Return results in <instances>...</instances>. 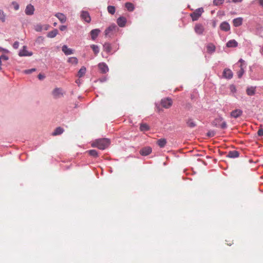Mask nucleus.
I'll return each mask as SVG.
<instances>
[{
  "mask_svg": "<svg viewBox=\"0 0 263 263\" xmlns=\"http://www.w3.org/2000/svg\"><path fill=\"white\" fill-rule=\"evenodd\" d=\"M110 144V140L107 138L98 139L93 141L91 145L92 147H97L100 149H105Z\"/></svg>",
  "mask_w": 263,
  "mask_h": 263,
  "instance_id": "nucleus-1",
  "label": "nucleus"
},
{
  "mask_svg": "<svg viewBox=\"0 0 263 263\" xmlns=\"http://www.w3.org/2000/svg\"><path fill=\"white\" fill-rule=\"evenodd\" d=\"M203 12V8H200L196 9L193 13H191L190 16L192 17L193 21H195L198 20V18L200 17Z\"/></svg>",
  "mask_w": 263,
  "mask_h": 263,
  "instance_id": "nucleus-2",
  "label": "nucleus"
},
{
  "mask_svg": "<svg viewBox=\"0 0 263 263\" xmlns=\"http://www.w3.org/2000/svg\"><path fill=\"white\" fill-rule=\"evenodd\" d=\"M161 104L163 107L165 108H169L173 104V101L169 98H164L161 100Z\"/></svg>",
  "mask_w": 263,
  "mask_h": 263,
  "instance_id": "nucleus-3",
  "label": "nucleus"
},
{
  "mask_svg": "<svg viewBox=\"0 0 263 263\" xmlns=\"http://www.w3.org/2000/svg\"><path fill=\"white\" fill-rule=\"evenodd\" d=\"M194 30L197 34L201 35L204 31V27L201 24H197L195 26Z\"/></svg>",
  "mask_w": 263,
  "mask_h": 263,
  "instance_id": "nucleus-4",
  "label": "nucleus"
},
{
  "mask_svg": "<svg viewBox=\"0 0 263 263\" xmlns=\"http://www.w3.org/2000/svg\"><path fill=\"white\" fill-rule=\"evenodd\" d=\"M52 94L54 98H59L63 95V90L60 88H55L53 90Z\"/></svg>",
  "mask_w": 263,
  "mask_h": 263,
  "instance_id": "nucleus-5",
  "label": "nucleus"
},
{
  "mask_svg": "<svg viewBox=\"0 0 263 263\" xmlns=\"http://www.w3.org/2000/svg\"><path fill=\"white\" fill-rule=\"evenodd\" d=\"M98 67L101 72L106 73L109 70V68L106 63L102 62L98 64Z\"/></svg>",
  "mask_w": 263,
  "mask_h": 263,
  "instance_id": "nucleus-6",
  "label": "nucleus"
},
{
  "mask_svg": "<svg viewBox=\"0 0 263 263\" xmlns=\"http://www.w3.org/2000/svg\"><path fill=\"white\" fill-rule=\"evenodd\" d=\"M116 27V25H111L108 27L105 31V35L106 36H110L112 34L114 31H115Z\"/></svg>",
  "mask_w": 263,
  "mask_h": 263,
  "instance_id": "nucleus-7",
  "label": "nucleus"
},
{
  "mask_svg": "<svg viewBox=\"0 0 263 263\" xmlns=\"http://www.w3.org/2000/svg\"><path fill=\"white\" fill-rule=\"evenodd\" d=\"M81 17L82 19L87 23H89L91 21V18L89 13L87 11H83L81 12Z\"/></svg>",
  "mask_w": 263,
  "mask_h": 263,
  "instance_id": "nucleus-8",
  "label": "nucleus"
},
{
  "mask_svg": "<svg viewBox=\"0 0 263 263\" xmlns=\"http://www.w3.org/2000/svg\"><path fill=\"white\" fill-rule=\"evenodd\" d=\"M152 149L150 147H145L140 151V154L142 156H147L152 153Z\"/></svg>",
  "mask_w": 263,
  "mask_h": 263,
  "instance_id": "nucleus-9",
  "label": "nucleus"
},
{
  "mask_svg": "<svg viewBox=\"0 0 263 263\" xmlns=\"http://www.w3.org/2000/svg\"><path fill=\"white\" fill-rule=\"evenodd\" d=\"M34 11V6L31 4L28 5L25 9V13L28 15H33Z\"/></svg>",
  "mask_w": 263,
  "mask_h": 263,
  "instance_id": "nucleus-10",
  "label": "nucleus"
},
{
  "mask_svg": "<svg viewBox=\"0 0 263 263\" xmlns=\"http://www.w3.org/2000/svg\"><path fill=\"white\" fill-rule=\"evenodd\" d=\"M18 55L20 57L31 56L32 55V52L28 51L26 50V46H24L23 48L20 50Z\"/></svg>",
  "mask_w": 263,
  "mask_h": 263,
  "instance_id": "nucleus-11",
  "label": "nucleus"
},
{
  "mask_svg": "<svg viewBox=\"0 0 263 263\" xmlns=\"http://www.w3.org/2000/svg\"><path fill=\"white\" fill-rule=\"evenodd\" d=\"M242 114V111L241 110L239 109H236L231 111L230 115L231 117L237 118L241 116Z\"/></svg>",
  "mask_w": 263,
  "mask_h": 263,
  "instance_id": "nucleus-12",
  "label": "nucleus"
},
{
  "mask_svg": "<svg viewBox=\"0 0 263 263\" xmlns=\"http://www.w3.org/2000/svg\"><path fill=\"white\" fill-rule=\"evenodd\" d=\"M126 21V18L125 17L121 16L117 19V23L120 27H123L125 26Z\"/></svg>",
  "mask_w": 263,
  "mask_h": 263,
  "instance_id": "nucleus-13",
  "label": "nucleus"
},
{
  "mask_svg": "<svg viewBox=\"0 0 263 263\" xmlns=\"http://www.w3.org/2000/svg\"><path fill=\"white\" fill-rule=\"evenodd\" d=\"M220 28L221 30L224 31H228L230 29V26L229 24L227 22H223L221 23L220 25Z\"/></svg>",
  "mask_w": 263,
  "mask_h": 263,
  "instance_id": "nucleus-14",
  "label": "nucleus"
},
{
  "mask_svg": "<svg viewBox=\"0 0 263 263\" xmlns=\"http://www.w3.org/2000/svg\"><path fill=\"white\" fill-rule=\"evenodd\" d=\"M223 77L227 79H231L233 77V72L229 69H225L223 72Z\"/></svg>",
  "mask_w": 263,
  "mask_h": 263,
  "instance_id": "nucleus-15",
  "label": "nucleus"
},
{
  "mask_svg": "<svg viewBox=\"0 0 263 263\" xmlns=\"http://www.w3.org/2000/svg\"><path fill=\"white\" fill-rule=\"evenodd\" d=\"M100 30L98 29H93L90 31L91 37L92 40H95L98 36Z\"/></svg>",
  "mask_w": 263,
  "mask_h": 263,
  "instance_id": "nucleus-16",
  "label": "nucleus"
},
{
  "mask_svg": "<svg viewBox=\"0 0 263 263\" xmlns=\"http://www.w3.org/2000/svg\"><path fill=\"white\" fill-rule=\"evenodd\" d=\"M55 16L62 23H64L66 21V17L65 15L61 13H57L55 14Z\"/></svg>",
  "mask_w": 263,
  "mask_h": 263,
  "instance_id": "nucleus-17",
  "label": "nucleus"
},
{
  "mask_svg": "<svg viewBox=\"0 0 263 263\" xmlns=\"http://www.w3.org/2000/svg\"><path fill=\"white\" fill-rule=\"evenodd\" d=\"M239 153L238 151H230L227 155V157L231 158H235L239 157Z\"/></svg>",
  "mask_w": 263,
  "mask_h": 263,
  "instance_id": "nucleus-18",
  "label": "nucleus"
},
{
  "mask_svg": "<svg viewBox=\"0 0 263 263\" xmlns=\"http://www.w3.org/2000/svg\"><path fill=\"white\" fill-rule=\"evenodd\" d=\"M62 51L66 54V55H70L73 53V50L72 49L69 48L66 45H64L62 47Z\"/></svg>",
  "mask_w": 263,
  "mask_h": 263,
  "instance_id": "nucleus-19",
  "label": "nucleus"
},
{
  "mask_svg": "<svg viewBox=\"0 0 263 263\" xmlns=\"http://www.w3.org/2000/svg\"><path fill=\"white\" fill-rule=\"evenodd\" d=\"M255 87L251 86L250 87H248L246 89V93L248 96H253L255 93Z\"/></svg>",
  "mask_w": 263,
  "mask_h": 263,
  "instance_id": "nucleus-20",
  "label": "nucleus"
},
{
  "mask_svg": "<svg viewBox=\"0 0 263 263\" xmlns=\"http://www.w3.org/2000/svg\"><path fill=\"white\" fill-rule=\"evenodd\" d=\"M149 129H150L149 126L146 123H141L140 124V131H141L142 132H145L146 131H148L149 130Z\"/></svg>",
  "mask_w": 263,
  "mask_h": 263,
  "instance_id": "nucleus-21",
  "label": "nucleus"
},
{
  "mask_svg": "<svg viewBox=\"0 0 263 263\" xmlns=\"http://www.w3.org/2000/svg\"><path fill=\"white\" fill-rule=\"evenodd\" d=\"M242 23V18L241 17H237L235 18L233 21V25L235 27H239L241 25Z\"/></svg>",
  "mask_w": 263,
  "mask_h": 263,
  "instance_id": "nucleus-22",
  "label": "nucleus"
},
{
  "mask_svg": "<svg viewBox=\"0 0 263 263\" xmlns=\"http://www.w3.org/2000/svg\"><path fill=\"white\" fill-rule=\"evenodd\" d=\"M238 43L235 40H230L227 43V46L228 47H236Z\"/></svg>",
  "mask_w": 263,
  "mask_h": 263,
  "instance_id": "nucleus-23",
  "label": "nucleus"
},
{
  "mask_svg": "<svg viewBox=\"0 0 263 263\" xmlns=\"http://www.w3.org/2000/svg\"><path fill=\"white\" fill-rule=\"evenodd\" d=\"M58 33V31L57 29L49 32L47 34V36L50 38L54 37Z\"/></svg>",
  "mask_w": 263,
  "mask_h": 263,
  "instance_id": "nucleus-24",
  "label": "nucleus"
},
{
  "mask_svg": "<svg viewBox=\"0 0 263 263\" xmlns=\"http://www.w3.org/2000/svg\"><path fill=\"white\" fill-rule=\"evenodd\" d=\"M207 51L209 53L214 52L215 50V46L212 43L209 44L207 46Z\"/></svg>",
  "mask_w": 263,
  "mask_h": 263,
  "instance_id": "nucleus-25",
  "label": "nucleus"
},
{
  "mask_svg": "<svg viewBox=\"0 0 263 263\" xmlns=\"http://www.w3.org/2000/svg\"><path fill=\"white\" fill-rule=\"evenodd\" d=\"M223 120V119L221 117H219L215 119V120L213 121V124L216 126H219Z\"/></svg>",
  "mask_w": 263,
  "mask_h": 263,
  "instance_id": "nucleus-26",
  "label": "nucleus"
},
{
  "mask_svg": "<svg viewBox=\"0 0 263 263\" xmlns=\"http://www.w3.org/2000/svg\"><path fill=\"white\" fill-rule=\"evenodd\" d=\"M103 49L107 53L110 52L111 51V45L108 43H105L103 45Z\"/></svg>",
  "mask_w": 263,
  "mask_h": 263,
  "instance_id": "nucleus-27",
  "label": "nucleus"
},
{
  "mask_svg": "<svg viewBox=\"0 0 263 263\" xmlns=\"http://www.w3.org/2000/svg\"><path fill=\"white\" fill-rule=\"evenodd\" d=\"M86 68L84 66L82 67L78 72V74H77L78 77L79 78L82 77L86 73Z\"/></svg>",
  "mask_w": 263,
  "mask_h": 263,
  "instance_id": "nucleus-28",
  "label": "nucleus"
},
{
  "mask_svg": "<svg viewBox=\"0 0 263 263\" xmlns=\"http://www.w3.org/2000/svg\"><path fill=\"white\" fill-rule=\"evenodd\" d=\"M64 132V129L59 127L55 128L54 132L52 133L53 136H57L62 134Z\"/></svg>",
  "mask_w": 263,
  "mask_h": 263,
  "instance_id": "nucleus-29",
  "label": "nucleus"
},
{
  "mask_svg": "<svg viewBox=\"0 0 263 263\" xmlns=\"http://www.w3.org/2000/svg\"><path fill=\"white\" fill-rule=\"evenodd\" d=\"M157 143L160 147H163L166 143V140L165 139L161 138L157 141Z\"/></svg>",
  "mask_w": 263,
  "mask_h": 263,
  "instance_id": "nucleus-30",
  "label": "nucleus"
},
{
  "mask_svg": "<svg viewBox=\"0 0 263 263\" xmlns=\"http://www.w3.org/2000/svg\"><path fill=\"white\" fill-rule=\"evenodd\" d=\"M125 6L126 8L129 11H133L134 10L135 7L134 5L129 2L126 3L125 4Z\"/></svg>",
  "mask_w": 263,
  "mask_h": 263,
  "instance_id": "nucleus-31",
  "label": "nucleus"
},
{
  "mask_svg": "<svg viewBox=\"0 0 263 263\" xmlns=\"http://www.w3.org/2000/svg\"><path fill=\"white\" fill-rule=\"evenodd\" d=\"M90 47L91 48L94 54L96 55L99 53V52L100 51V49H99V47L98 45L92 44V45H90Z\"/></svg>",
  "mask_w": 263,
  "mask_h": 263,
  "instance_id": "nucleus-32",
  "label": "nucleus"
},
{
  "mask_svg": "<svg viewBox=\"0 0 263 263\" xmlns=\"http://www.w3.org/2000/svg\"><path fill=\"white\" fill-rule=\"evenodd\" d=\"M186 124L189 127L191 128L194 127L196 125V123L192 119H188Z\"/></svg>",
  "mask_w": 263,
  "mask_h": 263,
  "instance_id": "nucleus-33",
  "label": "nucleus"
},
{
  "mask_svg": "<svg viewBox=\"0 0 263 263\" xmlns=\"http://www.w3.org/2000/svg\"><path fill=\"white\" fill-rule=\"evenodd\" d=\"M0 21L2 23H4L6 21V14L2 10H0Z\"/></svg>",
  "mask_w": 263,
  "mask_h": 263,
  "instance_id": "nucleus-34",
  "label": "nucleus"
},
{
  "mask_svg": "<svg viewBox=\"0 0 263 263\" xmlns=\"http://www.w3.org/2000/svg\"><path fill=\"white\" fill-rule=\"evenodd\" d=\"M68 62L72 64H77L78 60L76 57H70L68 59Z\"/></svg>",
  "mask_w": 263,
  "mask_h": 263,
  "instance_id": "nucleus-35",
  "label": "nucleus"
},
{
  "mask_svg": "<svg viewBox=\"0 0 263 263\" xmlns=\"http://www.w3.org/2000/svg\"><path fill=\"white\" fill-rule=\"evenodd\" d=\"M87 153L91 156L94 157H97L98 156V154L97 151L95 149H91L87 151Z\"/></svg>",
  "mask_w": 263,
  "mask_h": 263,
  "instance_id": "nucleus-36",
  "label": "nucleus"
},
{
  "mask_svg": "<svg viewBox=\"0 0 263 263\" xmlns=\"http://www.w3.org/2000/svg\"><path fill=\"white\" fill-rule=\"evenodd\" d=\"M107 10L109 13L114 14L115 13V7L112 6H109L107 7Z\"/></svg>",
  "mask_w": 263,
  "mask_h": 263,
  "instance_id": "nucleus-37",
  "label": "nucleus"
},
{
  "mask_svg": "<svg viewBox=\"0 0 263 263\" xmlns=\"http://www.w3.org/2000/svg\"><path fill=\"white\" fill-rule=\"evenodd\" d=\"M224 2V0H213V4L214 5L218 6L221 5Z\"/></svg>",
  "mask_w": 263,
  "mask_h": 263,
  "instance_id": "nucleus-38",
  "label": "nucleus"
},
{
  "mask_svg": "<svg viewBox=\"0 0 263 263\" xmlns=\"http://www.w3.org/2000/svg\"><path fill=\"white\" fill-rule=\"evenodd\" d=\"M245 72V69L244 68H241V69H240L237 73V74H238V77L239 78H240L242 75Z\"/></svg>",
  "mask_w": 263,
  "mask_h": 263,
  "instance_id": "nucleus-39",
  "label": "nucleus"
},
{
  "mask_svg": "<svg viewBox=\"0 0 263 263\" xmlns=\"http://www.w3.org/2000/svg\"><path fill=\"white\" fill-rule=\"evenodd\" d=\"M35 30L37 31V32H40V31H41L42 30V26L40 24H38V25H36L35 26Z\"/></svg>",
  "mask_w": 263,
  "mask_h": 263,
  "instance_id": "nucleus-40",
  "label": "nucleus"
},
{
  "mask_svg": "<svg viewBox=\"0 0 263 263\" xmlns=\"http://www.w3.org/2000/svg\"><path fill=\"white\" fill-rule=\"evenodd\" d=\"M219 127H220L222 129L226 128L227 127L226 122L223 121L221 124L219 125Z\"/></svg>",
  "mask_w": 263,
  "mask_h": 263,
  "instance_id": "nucleus-41",
  "label": "nucleus"
},
{
  "mask_svg": "<svg viewBox=\"0 0 263 263\" xmlns=\"http://www.w3.org/2000/svg\"><path fill=\"white\" fill-rule=\"evenodd\" d=\"M13 47L15 49H17L19 47V42L17 41L15 42L13 44Z\"/></svg>",
  "mask_w": 263,
  "mask_h": 263,
  "instance_id": "nucleus-42",
  "label": "nucleus"
},
{
  "mask_svg": "<svg viewBox=\"0 0 263 263\" xmlns=\"http://www.w3.org/2000/svg\"><path fill=\"white\" fill-rule=\"evenodd\" d=\"M257 134L259 136H263V129L259 128L258 130Z\"/></svg>",
  "mask_w": 263,
  "mask_h": 263,
  "instance_id": "nucleus-43",
  "label": "nucleus"
},
{
  "mask_svg": "<svg viewBox=\"0 0 263 263\" xmlns=\"http://www.w3.org/2000/svg\"><path fill=\"white\" fill-rule=\"evenodd\" d=\"M231 91L233 92H235L236 91V87L234 85H232L230 86Z\"/></svg>",
  "mask_w": 263,
  "mask_h": 263,
  "instance_id": "nucleus-44",
  "label": "nucleus"
},
{
  "mask_svg": "<svg viewBox=\"0 0 263 263\" xmlns=\"http://www.w3.org/2000/svg\"><path fill=\"white\" fill-rule=\"evenodd\" d=\"M35 70V69H34V68L26 70H25V73H30L32 72V71H34Z\"/></svg>",
  "mask_w": 263,
  "mask_h": 263,
  "instance_id": "nucleus-45",
  "label": "nucleus"
},
{
  "mask_svg": "<svg viewBox=\"0 0 263 263\" xmlns=\"http://www.w3.org/2000/svg\"><path fill=\"white\" fill-rule=\"evenodd\" d=\"M66 28H67L66 26L62 25V26H60V29L61 31H64L66 29Z\"/></svg>",
  "mask_w": 263,
  "mask_h": 263,
  "instance_id": "nucleus-46",
  "label": "nucleus"
},
{
  "mask_svg": "<svg viewBox=\"0 0 263 263\" xmlns=\"http://www.w3.org/2000/svg\"><path fill=\"white\" fill-rule=\"evenodd\" d=\"M44 78H45V76L41 73L38 75V78L40 80H43V79H44Z\"/></svg>",
  "mask_w": 263,
  "mask_h": 263,
  "instance_id": "nucleus-47",
  "label": "nucleus"
},
{
  "mask_svg": "<svg viewBox=\"0 0 263 263\" xmlns=\"http://www.w3.org/2000/svg\"><path fill=\"white\" fill-rule=\"evenodd\" d=\"M208 135L210 137H213L214 136V133L213 132H209Z\"/></svg>",
  "mask_w": 263,
  "mask_h": 263,
  "instance_id": "nucleus-48",
  "label": "nucleus"
},
{
  "mask_svg": "<svg viewBox=\"0 0 263 263\" xmlns=\"http://www.w3.org/2000/svg\"><path fill=\"white\" fill-rule=\"evenodd\" d=\"M0 58H1V59H4L5 60H8L7 57H6L5 55H2Z\"/></svg>",
  "mask_w": 263,
  "mask_h": 263,
  "instance_id": "nucleus-49",
  "label": "nucleus"
},
{
  "mask_svg": "<svg viewBox=\"0 0 263 263\" xmlns=\"http://www.w3.org/2000/svg\"><path fill=\"white\" fill-rule=\"evenodd\" d=\"M246 67V66H245V64H240V69H241V68H244Z\"/></svg>",
  "mask_w": 263,
  "mask_h": 263,
  "instance_id": "nucleus-50",
  "label": "nucleus"
},
{
  "mask_svg": "<svg viewBox=\"0 0 263 263\" xmlns=\"http://www.w3.org/2000/svg\"><path fill=\"white\" fill-rule=\"evenodd\" d=\"M239 62H240V64H245V61L241 59L239 60Z\"/></svg>",
  "mask_w": 263,
  "mask_h": 263,
  "instance_id": "nucleus-51",
  "label": "nucleus"
},
{
  "mask_svg": "<svg viewBox=\"0 0 263 263\" xmlns=\"http://www.w3.org/2000/svg\"><path fill=\"white\" fill-rule=\"evenodd\" d=\"M242 0H232L234 3L241 2Z\"/></svg>",
  "mask_w": 263,
  "mask_h": 263,
  "instance_id": "nucleus-52",
  "label": "nucleus"
},
{
  "mask_svg": "<svg viewBox=\"0 0 263 263\" xmlns=\"http://www.w3.org/2000/svg\"><path fill=\"white\" fill-rule=\"evenodd\" d=\"M259 2L260 5L263 7V0H259Z\"/></svg>",
  "mask_w": 263,
  "mask_h": 263,
  "instance_id": "nucleus-53",
  "label": "nucleus"
},
{
  "mask_svg": "<svg viewBox=\"0 0 263 263\" xmlns=\"http://www.w3.org/2000/svg\"><path fill=\"white\" fill-rule=\"evenodd\" d=\"M19 8V6L17 4H16V5L14 7V8L15 10H17Z\"/></svg>",
  "mask_w": 263,
  "mask_h": 263,
  "instance_id": "nucleus-54",
  "label": "nucleus"
},
{
  "mask_svg": "<svg viewBox=\"0 0 263 263\" xmlns=\"http://www.w3.org/2000/svg\"><path fill=\"white\" fill-rule=\"evenodd\" d=\"M57 23H53V26H57Z\"/></svg>",
  "mask_w": 263,
  "mask_h": 263,
  "instance_id": "nucleus-55",
  "label": "nucleus"
},
{
  "mask_svg": "<svg viewBox=\"0 0 263 263\" xmlns=\"http://www.w3.org/2000/svg\"><path fill=\"white\" fill-rule=\"evenodd\" d=\"M261 52L263 53V46L262 48H261Z\"/></svg>",
  "mask_w": 263,
  "mask_h": 263,
  "instance_id": "nucleus-56",
  "label": "nucleus"
},
{
  "mask_svg": "<svg viewBox=\"0 0 263 263\" xmlns=\"http://www.w3.org/2000/svg\"><path fill=\"white\" fill-rule=\"evenodd\" d=\"M228 245H231V243H228Z\"/></svg>",
  "mask_w": 263,
  "mask_h": 263,
  "instance_id": "nucleus-57",
  "label": "nucleus"
},
{
  "mask_svg": "<svg viewBox=\"0 0 263 263\" xmlns=\"http://www.w3.org/2000/svg\"><path fill=\"white\" fill-rule=\"evenodd\" d=\"M45 29L47 30L48 29V27H46Z\"/></svg>",
  "mask_w": 263,
  "mask_h": 263,
  "instance_id": "nucleus-58",
  "label": "nucleus"
}]
</instances>
